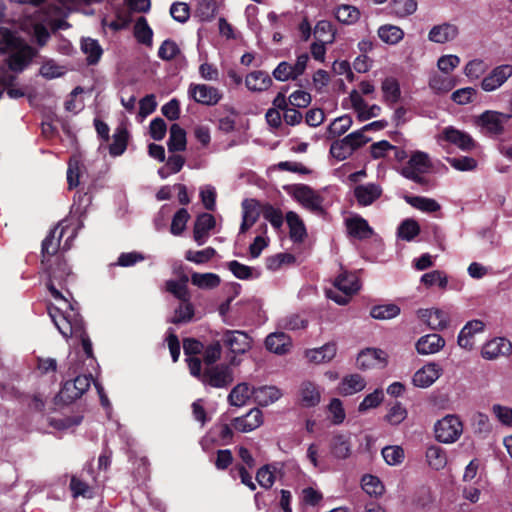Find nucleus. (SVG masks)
<instances>
[{"mask_svg":"<svg viewBox=\"0 0 512 512\" xmlns=\"http://www.w3.org/2000/svg\"><path fill=\"white\" fill-rule=\"evenodd\" d=\"M220 277L215 273H198L194 272L191 275V283L203 290H210L220 285Z\"/></svg>","mask_w":512,"mask_h":512,"instance_id":"obj_40","label":"nucleus"},{"mask_svg":"<svg viewBox=\"0 0 512 512\" xmlns=\"http://www.w3.org/2000/svg\"><path fill=\"white\" fill-rule=\"evenodd\" d=\"M437 139L440 144L447 142L462 151H470L476 146L475 141L467 132L456 129L453 126L445 127Z\"/></svg>","mask_w":512,"mask_h":512,"instance_id":"obj_11","label":"nucleus"},{"mask_svg":"<svg viewBox=\"0 0 512 512\" xmlns=\"http://www.w3.org/2000/svg\"><path fill=\"white\" fill-rule=\"evenodd\" d=\"M362 489L370 496H381L384 493V485L380 479L373 475H364L361 480Z\"/></svg>","mask_w":512,"mask_h":512,"instance_id":"obj_53","label":"nucleus"},{"mask_svg":"<svg viewBox=\"0 0 512 512\" xmlns=\"http://www.w3.org/2000/svg\"><path fill=\"white\" fill-rule=\"evenodd\" d=\"M134 35L138 42L146 45L152 44L153 32L144 17H140L136 21L134 26Z\"/></svg>","mask_w":512,"mask_h":512,"instance_id":"obj_55","label":"nucleus"},{"mask_svg":"<svg viewBox=\"0 0 512 512\" xmlns=\"http://www.w3.org/2000/svg\"><path fill=\"white\" fill-rule=\"evenodd\" d=\"M399 314L400 307L393 303L377 305L370 310V316L377 320H390Z\"/></svg>","mask_w":512,"mask_h":512,"instance_id":"obj_46","label":"nucleus"},{"mask_svg":"<svg viewBox=\"0 0 512 512\" xmlns=\"http://www.w3.org/2000/svg\"><path fill=\"white\" fill-rule=\"evenodd\" d=\"M365 387L366 381L361 375L351 374L341 380L338 393L343 396H350L362 391Z\"/></svg>","mask_w":512,"mask_h":512,"instance_id":"obj_33","label":"nucleus"},{"mask_svg":"<svg viewBox=\"0 0 512 512\" xmlns=\"http://www.w3.org/2000/svg\"><path fill=\"white\" fill-rule=\"evenodd\" d=\"M309 61V55L302 53L297 56L294 64L287 61L280 62L273 70V77L280 82L296 80L304 74Z\"/></svg>","mask_w":512,"mask_h":512,"instance_id":"obj_8","label":"nucleus"},{"mask_svg":"<svg viewBox=\"0 0 512 512\" xmlns=\"http://www.w3.org/2000/svg\"><path fill=\"white\" fill-rule=\"evenodd\" d=\"M259 217V210L257 203L254 200L246 199L242 202V223L240 232H246L254 225Z\"/></svg>","mask_w":512,"mask_h":512,"instance_id":"obj_36","label":"nucleus"},{"mask_svg":"<svg viewBox=\"0 0 512 512\" xmlns=\"http://www.w3.org/2000/svg\"><path fill=\"white\" fill-rule=\"evenodd\" d=\"M215 225L216 220L214 216L209 213H202L197 217L193 229V238L199 246L206 243L209 238V232Z\"/></svg>","mask_w":512,"mask_h":512,"instance_id":"obj_21","label":"nucleus"},{"mask_svg":"<svg viewBox=\"0 0 512 512\" xmlns=\"http://www.w3.org/2000/svg\"><path fill=\"white\" fill-rule=\"evenodd\" d=\"M298 401L304 408L316 407L321 402V389L311 380H304L298 387Z\"/></svg>","mask_w":512,"mask_h":512,"instance_id":"obj_15","label":"nucleus"},{"mask_svg":"<svg viewBox=\"0 0 512 512\" xmlns=\"http://www.w3.org/2000/svg\"><path fill=\"white\" fill-rule=\"evenodd\" d=\"M379 38L386 44L396 45L404 38V31L395 25L386 24L378 29Z\"/></svg>","mask_w":512,"mask_h":512,"instance_id":"obj_41","label":"nucleus"},{"mask_svg":"<svg viewBox=\"0 0 512 512\" xmlns=\"http://www.w3.org/2000/svg\"><path fill=\"white\" fill-rule=\"evenodd\" d=\"M86 174V167L78 156H73L68 162L67 183L69 189L78 187Z\"/></svg>","mask_w":512,"mask_h":512,"instance_id":"obj_31","label":"nucleus"},{"mask_svg":"<svg viewBox=\"0 0 512 512\" xmlns=\"http://www.w3.org/2000/svg\"><path fill=\"white\" fill-rule=\"evenodd\" d=\"M510 118L511 115L509 114L486 110L476 118L475 123L481 129V132L497 137L504 132V125Z\"/></svg>","mask_w":512,"mask_h":512,"instance_id":"obj_6","label":"nucleus"},{"mask_svg":"<svg viewBox=\"0 0 512 512\" xmlns=\"http://www.w3.org/2000/svg\"><path fill=\"white\" fill-rule=\"evenodd\" d=\"M262 423V411L258 408H253L246 415L235 418L232 424L236 431L248 433L260 427Z\"/></svg>","mask_w":512,"mask_h":512,"instance_id":"obj_20","label":"nucleus"},{"mask_svg":"<svg viewBox=\"0 0 512 512\" xmlns=\"http://www.w3.org/2000/svg\"><path fill=\"white\" fill-rule=\"evenodd\" d=\"M489 66L486 61L480 58H474L469 60L464 68L463 74L470 80L475 81L485 75Z\"/></svg>","mask_w":512,"mask_h":512,"instance_id":"obj_38","label":"nucleus"},{"mask_svg":"<svg viewBox=\"0 0 512 512\" xmlns=\"http://www.w3.org/2000/svg\"><path fill=\"white\" fill-rule=\"evenodd\" d=\"M337 354V344L328 342L321 347L307 349L305 358L312 364H325L331 362Z\"/></svg>","mask_w":512,"mask_h":512,"instance_id":"obj_19","label":"nucleus"},{"mask_svg":"<svg viewBox=\"0 0 512 512\" xmlns=\"http://www.w3.org/2000/svg\"><path fill=\"white\" fill-rule=\"evenodd\" d=\"M188 367L191 375L201 380L204 385H210L215 388H224L233 381V373L227 365H217L206 368L201 373V361L199 358H189Z\"/></svg>","mask_w":512,"mask_h":512,"instance_id":"obj_2","label":"nucleus"},{"mask_svg":"<svg viewBox=\"0 0 512 512\" xmlns=\"http://www.w3.org/2000/svg\"><path fill=\"white\" fill-rule=\"evenodd\" d=\"M222 340L231 352L236 354H243L251 348V338L242 331L226 330Z\"/></svg>","mask_w":512,"mask_h":512,"instance_id":"obj_18","label":"nucleus"},{"mask_svg":"<svg viewBox=\"0 0 512 512\" xmlns=\"http://www.w3.org/2000/svg\"><path fill=\"white\" fill-rule=\"evenodd\" d=\"M445 346V340L439 334H427L416 342V351L420 355H430L439 352Z\"/></svg>","mask_w":512,"mask_h":512,"instance_id":"obj_26","label":"nucleus"},{"mask_svg":"<svg viewBox=\"0 0 512 512\" xmlns=\"http://www.w3.org/2000/svg\"><path fill=\"white\" fill-rule=\"evenodd\" d=\"M464 430L461 418L456 414H447L434 424L433 431L435 439L443 444L457 442Z\"/></svg>","mask_w":512,"mask_h":512,"instance_id":"obj_3","label":"nucleus"},{"mask_svg":"<svg viewBox=\"0 0 512 512\" xmlns=\"http://www.w3.org/2000/svg\"><path fill=\"white\" fill-rule=\"evenodd\" d=\"M406 202L409 203L415 209H418L425 213H433L440 210V204L432 198L422 196H407Z\"/></svg>","mask_w":512,"mask_h":512,"instance_id":"obj_44","label":"nucleus"},{"mask_svg":"<svg viewBox=\"0 0 512 512\" xmlns=\"http://www.w3.org/2000/svg\"><path fill=\"white\" fill-rule=\"evenodd\" d=\"M194 316V307L189 300H182L179 307L175 310L171 321L173 323L189 322Z\"/></svg>","mask_w":512,"mask_h":512,"instance_id":"obj_60","label":"nucleus"},{"mask_svg":"<svg viewBox=\"0 0 512 512\" xmlns=\"http://www.w3.org/2000/svg\"><path fill=\"white\" fill-rule=\"evenodd\" d=\"M167 145L170 152L185 150L186 132L178 124H173L170 127V135Z\"/></svg>","mask_w":512,"mask_h":512,"instance_id":"obj_43","label":"nucleus"},{"mask_svg":"<svg viewBox=\"0 0 512 512\" xmlns=\"http://www.w3.org/2000/svg\"><path fill=\"white\" fill-rule=\"evenodd\" d=\"M352 118L349 115H342L335 118L327 128V138L333 139L346 133L352 126Z\"/></svg>","mask_w":512,"mask_h":512,"instance_id":"obj_42","label":"nucleus"},{"mask_svg":"<svg viewBox=\"0 0 512 512\" xmlns=\"http://www.w3.org/2000/svg\"><path fill=\"white\" fill-rule=\"evenodd\" d=\"M512 76V65L502 64L493 68L481 81V89L493 92L499 89Z\"/></svg>","mask_w":512,"mask_h":512,"instance_id":"obj_12","label":"nucleus"},{"mask_svg":"<svg viewBox=\"0 0 512 512\" xmlns=\"http://www.w3.org/2000/svg\"><path fill=\"white\" fill-rule=\"evenodd\" d=\"M430 167L431 163L428 154L422 151H416L402 168V175L415 182H420L422 175L427 173Z\"/></svg>","mask_w":512,"mask_h":512,"instance_id":"obj_9","label":"nucleus"},{"mask_svg":"<svg viewBox=\"0 0 512 512\" xmlns=\"http://www.w3.org/2000/svg\"><path fill=\"white\" fill-rule=\"evenodd\" d=\"M387 359L388 355L383 350L366 348L358 354L356 362L358 368L367 370L385 367L387 365Z\"/></svg>","mask_w":512,"mask_h":512,"instance_id":"obj_14","label":"nucleus"},{"mask_svg":"<svg viewBox=\"0 0 512 512\" xmlns=\"http://www.w3.org/2000/svg\"><path fill=\"white\" fill-rule=\"evenodd\" d=\"M335 288L338 290L329 289L326 291V296L339 305H346L351 295L360 289V283L354 274H340L335 282Z\"/></svg>","mask_w":512,"mask_h":512,"instance_id":"obj_4","label":"nucleus"},{"mask_svg":"<svg viewBox=\"0 0 512 512\" xmlns=\"http://www.w3.org/2000/svg\"><path fill=\"white\" fill-rule=\"evenodd\" d=\"M421 282L427 287L437 285L440 288L445 289L448 284V278L444 272L440 270H434L423 274L421 277Z\"/></svg>","mask_w":512,"mask_h":512,"instance_id":"obj_61","label":"nucleus"},{"mask_svg":"<svg viewBox=\"0 0 512 512\" xmlns=\"http://www.w3.org/2000/svg\"><path fill=\"white\" fill-rule=\"evenodd\" d=\"M461 59L455 54H445L438 58L437 68L446 75L451 76V73L460 65Z\"/></svg>","mask_w":512,"mask_h":512,"instance_id":"obj_58","label":"nucleus"},{"mask_svg":"<svg viewBox=\"0 0 512 512\" xmlns=\"http://www.w3.org/2000/svg\"><path fill=\"white\" fill-rule=\"evenodd\" d=\"M57 278L56 272H53L47 285L56 301L55 305L49 307V315L60 334L66 339L70 338L73 344L81 343L86 356L92 359V343L85 332L83 320L76 307L55 288L54 280Z\"/></svg>","mask_w":512,"mask_h":512,"instance_id":"obj_1","label":"nucleus"},{"mask_svg":"<svg viewBox=\"0 0 512 512\" xmlns=\"http://www.w3.org/2000/svg\"><path fill=\"white\" fill-rule=\"evenodd\" d=\"M188 277L183 276L180 280H169L166 282V289L180 301L189 300L190 293L187 287Z\"/></svg>","mask_w":512,"mask_h":512,"instance_id":"obj_48","label":"nucleus"},{"mask_svg":"<svg viewBox=\"0 0 512 512\" xmlns=\"http://www.w3.org/2000/svg\"><path fill=\"white\" fill-rule=\"evenodd\" d=\"M382 456L388 465L396 466L404 461L405 453L402 447L392 445L382 449Z\"/></svg>","mask_w":512,"mask_h":512,"instance_id":"obj_57","label":"nucleus"},{"mask_svg":"<svg viewBox=\"0 0 512 512\" xmlns=\"http://www.w3.org/2000/svg\"><path fill=\"white\" fill-rule=\"evenodd\" d=\"M420 232V226L414 219H405L397 229L399 238L405 241L413 240Z\"/></svg>","mask_w":512,"mask_h":512,"instance_id":"obj_52","label":"nucleus"},{"mask_svg":"<svg viewBox=\"0 0 512 512\" xmlns=\"http://www.w3.org/2000/svg\"><path fill=\"white\" fill-rule=\"evenodd\" d=\"M314 35L318 42L333 43L335 40V31L329 21H319L314 28Z\"/></svg>","mask_w":512,"mask_h":512,"instance_id":"obj_54","label":"nucleus"},{"mask_svg":"<svg viewBox=\"0 0 512 512\" xmlns=\"http://www.w3.org/2000/svg\"><path fill=\"white\" fill-rule=\"evenodd\" d=\"M286 222L289 227V235L293 242L301 243L307 236V231L303 220L294 212L289 211L286 214Z\"/></svg>","mask_w":512,"mask_h":512,"instance_id":"obj_30","label":"nucleus"},{"mask_svg":"<svg viewBox=\"0 0 512 512\" xmlns=\"http://www.w3.org/2000/svg\"><path fill=\"white\" fill-rule=\"evenodd\" d=\"M81 49L87 56V61L89 64L97 63L103 52L99 43L92 38L83 39L81 42Z\"/></svg>","mask_w":512,"mask_h":512,"instance_id":"obj_49","label":"nucleus"},{"mask_svg":"<svg viewBox=\"0 0 512 512\" xmlns=\"http://www.w3.org/2000/svg\"><path fill=\"white\" fill-rule=\"evenodd\" d=\"M428 85L435 93L443 94L452 90L456 82L452 76L434 72L429 77Z\"/></svg>","mask_w":512,"mask_h":512,"instance_id":"obj_37","label":"nucleus"},{"mask_svg":"<svg viewBox=\"0 0 512 512\" xmlns=\"http://www.w3.org/2000/svg\"><path fill=\"white\" fill-rule=\"evenodd\" d=\"M128 137L127 129L119 126L112 136L113 141L109 147L110 155L114 157L122 155L127 148Z\"/></svg>","mask_w":512,"mask_h":512,"instance_id":"obj_39","label":"nucleus"},{"mask_svg":"<svg viewBox=\"0 0 512 512\" xmlns=\"http://www.w3.org/2000/svg\"><path fill=\"white\" fill-rule=\"evenodd\" d=\"M188 95L195 102L205 106H215L223 98L218 88L207 84L191 83L188 87Z\"/></svg>","mask_w":512,"mask_h":512,"instance_id":"obj_10","label":"nucleus"},{"mask_svg":"<svg viewBox=\"0 0 512 512\" xmlns=\"http://www.w3.org/2000/svg\"><path fill=\"white\" fill-rule=\"evenodd\" d=\"M39 73L46 79H54L63 76L66 73V68L57 64L54 60L48 59L41 65Z\"/></svg>","mask_w":512,"mask_h":512,"instance_id":"obj_56","label":"nucleus"},{"mask_svg":"<svg viewBox=\"0 0 512 512\" xmlns=\"http://www.w3.org/2000/svg\"><path fill=\"white\" fill-rule=\"evenodd\" d=\"M511 352L512 343L508 339L495 337L483 345L481 356L486 360H495L501 356H508Z\"/></svg>","mask_w":512,"mask_h":512,"instance_id":"obj_16","label":"nucleus"},{"mask_svg":"<svg viewBox=\"0 0 512 512\" xmlns=\"http://www.w3.org/2000/svg\"><path fill=\"white\" fill-rule=\"evenodd\" d=\"M335 17L343 24L351 25L358 21L360 11L352 5H341L335 11Z\"/></svg>","mask_w":512,"mask_h":512,"instance_id":"obj_50","label":"nucleus"},{"mask_svg":"<svg viewBox=\"0 0 512 512\" xmlns=\"http://www.w3.org/2000/svg\"><path fill=\"white\" fill-rule=\"evenodd\" d=\"M265 347L272 353L284 355L290 351L292 341L290 336L287 334L283 332H274L266 337Z\"/></svg>","mask_w":512,"mask_h":512,"instance_id":"obj_25","label":"nucleus"},{"mask_svg":"<svg viewBox=\"0 0 512 512\" xmlns=\"http://www.w3.org/2000/svg\"><path fill=\"white\" fill-rule=\"evenodd\" d=\"M66 234L68 237L63 244V249L68 250L71 246L72 239L76 236V229L74 227L71 228L65 222H61L43 240L42 253L49 256L54 255L60 247L61 238Z\"/></svg>","mask_w":512,"mask_h":512,"instance_id":"obj_5","label":"nucleus"},{"mask_svg":"<svg viewBox=\"0 0 512 512\" xmlns=\"http://www.w3.org/2000/svg\"><path fill=\"white\" fill-rule=\"evenodd\" d=\"M292 196L302 207L316 215L325 213L324 198L320 193L306 185H296L292 189Z\"/></svg>","mask_w":512,"mask_h":512,"instance_id":"obj_7","label":"nucleus"},{"mask_svg":"<svg viewBox=\"0 0 512 512\" xmlns=\"http://www.w3.org/2000/svg\"><path fill=\"white\" fill-rule=\"evenodd\" d=\"M251 398L254 399V388H251L248 383L245 382L236 385L228 395L230 405L236 407L246 405Z\"/></svg>","mask_w":512,"mask_h":512,"instance_id":"obj_34","label":"nucleus"},{"mask_svg":"<svg viewBox=\"0 0 512 512\" xmlns=\"http://www.w3.org/2000/svg\"><path fill=\"white\" fill-rule=\"evenodd\" d=\"M330 154L336 160L343 161V160L349 158L353 154V151L349 147L346 140L344 138H342L340 140L334 141L331 144Z\"/></svg>","mask_w":512,"mask_h":512,"instance_id":"obj_63","label":"nucleus"},{"mask_svg":"<svg viewBox=\"0 0 512 512\" xmlns=\"http://www.w3.org/2000/svg\"><path fill=\"white\" fill-rule=\"evenodd\" d=\"M348 233L358 239L369 238L373 234L372 228L368 222L360 217L354 216L346 220Z\"/></svg>","mask_w":512,"mask_h":512,"instance_id":"obj_35","label":"nucleus"},{"mask_svg":"<svg viewBox=\"0 0 512 512\" xmlns=\"http://www.w3.org/2000/svg\"><path fill=\"white\" fill-rule=\"evenodd\" d=\"M406 417V408L401 403L396 402L389 408L385 416V420L391 425H398L402 423L406 419Z\"/></svg>","mask_w":512,"mask_h":512,"instance_id":"obj_64","label":"nucleus"},{"mask_svg":"<svg viewBox=\"0 0 512 512\" xmlns=\"http://www.w3.org/2000/svg\"><path fill=\"white\" fill-rule=\"evenodd\" d=\"M442 373L443 369L438 363L429 362L414 373L412 383L418 388H428L441 377Z\"/></svg>","mask_w":512,"mask_h":512,"instance_id":"obj_13","label":"nucleus"},{"mask_svg":"<svg viewBox=\"0 0 512 512\" xmlns=\"http://www.w3.org/2000/svg\"><path fill=\"white\" fill-rule=\"evenodd\" d=\"M391 9L397 17L403 18L416 11L417 3L415 0H392Z\"/></svg>","mask_w":512,"mask_h":512,"instance_id":"obj_59","label":"nucleus"},{"mask_svg":"<svg viewBox=\"0 0 512 512\" xmlns=\"http://www.w3.org/2000/svg\"><path fill=\"white\" fill-rule=\"evenodd\" d=\"M458 34L459 29L455 24L445 22L433 26L428 33V39L433 43L444 44L456 39Z\"/></svg>","mask_w":512,"mask_h":512,"instance_id":"obj_23","label":"nucleus"},{"mask_svg":"<svg viewBox=\"0 0 512 512\" xmlns=\"http://www.w3.org/2000/svg\"><path fill=\"white\" fill-rule=\"evenodd\" d=\"M485 324L481 320L468 321L464 327L460 330L457 343L458 345L467 351H471L475 345V336L484 331Z\"/></svg>","mask_w":512,"mask_h":512,"instance_id":"obj_17","label":"nucleus"},{"mask_svg":"<svg viewBox=\"0 0 512 512\" xmlns=\"http://www.w3.org/2000/svg\"><path fill=\"white\" fill-rule=\"evenodd\" d=\"M331 453L338 459H346L351 455V435L349 433H337L332 437Z\"/></svg>","mask_w":512,"mask_h":512,"instance_id":"obj_28","label":"nucleus"},{"mask_svg":"<svg viewBox=\"0 0 512 512\" xmlns=\"http://www.w3.org/2000/svg\"><path fill=\"white\" fill-rule=\"evenodd\" d=\"M383 98L386 102L394 104L400 99V86L396 79L389 77L383 80L381 85Z\"/></svg>","mask_w":512,"mask_h":512,"instance_id":"obj_47","label":"nucleus"},{"mask_svg":"<svg viewBox=\"0 0 512 512\" xmlns=\"http://www.w3.org/2000/svg\"><path fill=\"white\" fill-rule=\"evenodd\" d=\"M417 315L433 330H443L448 326L449 316L441 309H420Z\"/></svg>","mask_w":512,"mask_h":512,"instance_id":"obj_22","label":"nucleus"},{"mask_svg":"<svg viewBox=\"0 0 512 512\" xmlns=\"http://www.w3.org/2000/svg\"><path fill=\"white\" fill-rule=\"evenodd\" d=\"M382 194V188L376 183L357 185L354 188V196L360 206L373 204Z\"/></svg>","mask_w":512,"mask_h":512,"instance_id":"obj_24","label":"nucleus"},{"mask_svg":"<svg viewBox=\"0 0 512 512\" xmlns=\"http://www.w3.org/2000/svg\"><path fill=\"white\" fill-rule=\"evenodd\" d=\"M282 391L273 385L254 388V401L260 406H269L282 397Z\"/></svg>","mask_w":512,"mask_h":512,"instance_id":"obj_29","label":"nucleus"},{"mask_svg":"<svg viewBox=\"0 0 512 512\" xmlns=\"http://www.w3.org/2000/svg\"><path fill=\"white\" fill-rule=\"evenodd\" d=\"M216 11L217 5L214 0H200L195 13L201 21H210L214 18Z\"/></svg>","mask_w":512,"mask_h":512,"instance_id":"obj_62","label":"nucleus"},{"mask_svg":"<svg viewBox=\"0 0 512 512\" xmlns=\"http://www.w3.org/2000/svg\"><path fill=\"white\" fill-rule=\"evenodd\" d=\"M273 84L272 78L267 72L252 71L245 77V85L252 92H263L268 90Z\"/></svg>","mask_w":512,"mask_h":512,"instance_id":"obj_27","label":"nucleus"},{"mask_svg":"<svg viewBox=\"0 0 512 512\" xmlns=\"http://www.w3.org/2000/svg\"><path fill=\"white\" fill-rule=\"evenodd\" d=\"M384 400V392L382 389H375L372 393L367 394L358 406L360 413L377 408Z\"/></svg>","mask_w":512,"mask_h":512,"instance_id":"obj_51","label":"nucleus"},{"mask_svg":"<svg viewBox=\"0 0 512 512\" xmlns=\"http://www.w3.org/2000/svg\"><path fill=\"white\" fill-rule=\"evenodd\" d=\"M34 56L33 49L28 45L21 46L18 50L13 52L9 57V67L11 70L20 72L31 61Z\"/></svg>","mask_w":512,"mask_h":512,"instance_id":"obj_32","label":"nucleus"},{"mask_svg":"<svg viewBox=\"0 0 512 512\" xmlns=\"http://www.w3.org/2000/svg\"><path fill=\"white\" fill-rule=\"evenodd\" d=\"M426 460L431 468L441 470L447 464V455L441 447L433 445L426 451Z\"/></svg>","mask_w":512,"mask_h":512,"instance_id":"obj_45","label":"nucleus"}]
</instances>
